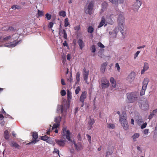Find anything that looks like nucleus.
<instances>
[{
	"label": "nucleus",
	"instance_id": "obj_1",
	"mask_svg": "<svg viewBox=\"0 0 157 157\" xmlns=\"http://www.w3.org/2000/svg\"><path fill=\"white\" fill-rule=\"evenodd\" d=\"M124 18L123 16V14L122 13H121L118 17L117 22L118 27H116L114 30L115 36L117 34L118 30L120 31L123 36L125 35V33L124 31Z\"/></svg>",
	"mask_w": 157,
	"mask_h": 157
},
{
	"label": "nucleus",
	"instance_id": "obj_2",
	"mask_svg": "<svg viewBox=\"0 0 157 157\" xmlns=\"http://www.w3.org/2000/svg\"><path fill=\"white\" fill-rule=\"evenodd\" d=\"M117 113L119 115L120 118L119 121L122 124V126L125 130H127L128 128V125L126 120L127 115L124 112H123L121 116L120 113L119 111L117 112Z\"/></svg>",
	"mask_w": 157,
	"mask_h": 157
},
{
	"label": "nucleus",
	"instance_id": "obj_3",
	"mask_svg": "<svg viewBox=\"0 0 157 157\" xmlns=\"http://www.w3.org/2000/svg\"><path fill=\"white\" fill-rule=\"evenodd\" d=\"M19 37V36L17 34L15 33L11 37L14 40L12 42H10L9 44L6 45L5 46L9 47H14L17 44H20L21 42V40H20L18 41L17 40Z\"/></svg>",
	"mask_w": 157,
	"mask_h": 157
},
{
	"label": "nucleus",
	"instance_id": "obj_4",
	"mask_svg": "<svg viewBox=\"0 0 157 157\" xmlns=\"http://www.w3.org/2000/svg\"><path fill=\"white\" fill-rule=\"evenodd\" d=\"M128 101L130 103H133L138 100V95L136 92H132L126 94Z\"/></svg>",
	"mask_w": 157,
	"mask_h": 157
},
{
	"label": "nucleus",
	"instance_id": "obj_5",
	"mask_svg": "<svg viewBox=\"0 0 157 157\" xmlns=\"http://www.w3.org/2000/svg\"><path fill=\"white\" fill-rule=\"evenodd\" d=\"M149 81V79L147 78H145L143 82V86L142 89L140 92V95H143L145 94V90L147 89V86Z\"/></svg>",
	"mask_w": 157,
	"mask_h": 157
},
{
	"label": "nucleus",
	"instance_id": "obj_6",
	"mask_svg": "<svg viewBox=\"0 0 157 157\" xmlns=\"http://www.w3.org/2000/svg\"><path fill=\"white\" fill-rule=\"evenodd\" d=\"M101 86L102 89H105L108 88L109 86V81L106 77H103L101 78L100 81Z\"/></svg>",
	"mask_w": 157,
	"mask_h": 157
},
{
	"label": "nucleus",
	"instance_id": "obj_7",
	"mask_svg": "<svg viewBox=\"0 0 157 157\" xmlns=\"http://www.w3.org/2000/svg\"><path fill=\"white\" fill-rule=\"evenodd\" d=\"M139 106L142 110H147L149 107V105L147 99H144V100L141 101V103L139 104Z\"/></svg>",
	"mask_w": 157,
	"mask_h": 157
},
{
	"label": "nucleus",
	"instance_id": "obj_8",
	"mask_svg": "<svg viewBox=\"0 0 157 157\" xmlns=\"http://www.w3.org/2000/svg\"><path fill=\"white\" fill-rule=\"evenodd\" d=\"M142 4L141 0H136V2L132 6L133 10L135 11H137Z\"/></svg>",
	"mask_w": 157,
	"mask_h": 157
},
{
	"label": "nucleus",
	"instance_id": "obj_9",
	"mask_svg": "<svg viewBox=\"0 0 157 157\" xmlns=\"http://www.w3.org/2000/svg\"><path fill=\"white\" fill-rule=\"evenodd\" d=\"M71 133L70 131L68 130L66 132H62V135L63 138L64 139H67L70 142H72L70 138Z\"/></svg>",
	"mask_w": 157,
	"mask_h": 157
},
{
	"label": "nucleus",
	"instance_id": "obj_10",
	"mask_svg": "<svg viewBox=\"0 0 157 157\" xmlns=\"http://www.w3.org/2000/svg\"><path fill=\"white\" fill-rule=\"evenodd\" d=\"M93 3L92 2H90L87 8L85 10V12L86 13L90 15L93 13Z\"/></svg>",
	"mask_w": 157,
	"mask_h": 157
},
{
	"label": "nucleus",
	"instance_id": "obj_11",
	"mask_svg": "<svg viewBox=\"0 0 157 157\" xmlns=\"http://www.w3.org/2000/svg\"><path fill=\"white\" fill-rule=\"evenodd\" d=\"M82 74L84 80L86 83L88 84L87 79L89 74V71L87 70L86 68L84 67L82 70Z\"/></svg>",
	"mask_w": 157,
	"mask_h": 157
},
{
	"label": "nucleus",
	"instance_id": "obj_12",
	"mask_svg": "<svg viewBox=\"0 0 157 157\" xmlns=\"http://www.w3.org/2000/svg\"><path fill=\"white\" fill-rule=\"evenodd\" d=\"M57 112L59 113H62V115L64 116H66V110L65 109L62 105H58Z\"/></svg>",
	"mask_w": 157,
	"mask_h": 157
},
{
	"label": "nucleus",
	"instance_id": "obj_13",
	"mask_svg": "<svg viewBox=\"0 0 157 157\" xmlns=\"http://www.w3.org/2000/svg\"><path fill=\"white\" fill-rule=\"evenodd\" d=\"M55 141L56 143L60 147H64L66 144V141L62 139H56Z\"/></svg>",
	"mask_w": 157,
	"mask_h": 157
},
{
	"label": "nucleus",
	"instance_id": "obj_14",
	"mask_svg": "<svg viewBox=\"0 0 157 157\" xmlns=\"http://www.w3.org/2000/svg\"><path fill=\"white\" fill-rule=\"evenodd\" d=\"M95 123V121L94 119L90 117L89 120L88 121L87 123V129L91 130L93 127V125Z\"/></svg>",
	"mask_w": 157,
	"mask_h": 157
},
{
	"label": "nucleus",
	"instance_id": "obj_15",
	"mask_svg": "<svg viewBox=\"0 0 157 157\" xmlns=\"http://www.w3.org/2000/svg\"><path fill=\"white\" fill-rule=\"evenodd\" d=\"M33 140L31 142H29L28 144H35L36 143L38 140L37 139L38 138V135L37 132H33Z\"/></svg>",
	"mask_w": 157,
	"mask_h": 157
},
{
	"label": "nucleus",
	"instance_id": "obj_16",
	"mask_svg": "<svg viewBox=\"0 0 157 157\" xmlns=\"http://www.w3.org/2000/svg\"><path fill=\"white\" fill-rule=\"evenodd\" d=\"M13 26H9L8 27H7L6 29H4V27L3 28V30H10V31H16L17 30V29L16 28V23H14L12 24Z\"/></svg>",
	"mask_w": 157,
	"mask_h": 157
},
{
	"label": "nucleus",
	"instance_id": "obj_17",
	"mask_svg": "<svg viewBox=\"0 0 157 157\" xmlns=\"http://www.w3.org/2000/svg\"><path fill=\"white\" fill-rule=\"evenodd\" d=\"M71 142L74 144L75 149L77 151H80L82 149V145L80 143L76 144L74 140H72V142Z\"/></svg>",
	"mask_w": 157,
	"mask_h": 157
},
{
	"label": "nucleus",
	"instance_id": "obj_18",
	"mask_svg": "<svg viewBox=\"0 0 157 157\" xmlns=\"http://www.w3.org/2000/svg\"><path fill=\"white\" fill-rule=\"evenodd\" d=\"M135 78L134 74V73L132 72L130 73L128 76L127 78V80L130 82H132Z\"/></svg>",
	"mask_w": 157,
	"mask_h": 157
},
{
	"label": "nucleus",
	"instance_id": "obj_19",
	"mask_svg": "<svg viewBox=\"0 0 157 157\" xmlns=\"http://www.w3.org/2000/svg\"><path fill=\"white\" fill-rule=\"evenodd\" d=\"M86 94L87 92L86 91L82 92L79 98V101H80L83 102L84 101L85 99L86 98Z\"/></svg>",
	"mask_w": 157,
	"mask_h": 157
},
{
	"label": "nucleus",
	"instance_id": "obj_20",
	"mask_svg": "<svg viewBox=\"0 0 157 157\" xmlns=\"http://www.w3.org/2000/svg\"><path fill=\"white\" fill-rule=\"evenodd\" d=\"M107 65L108 63L107 62L103 63L101 64L100 68V71L102 73H104V72L105 71V70Z\"/></svg>",
	"mask_w": 157,
	"mask_h": 157
},
{
	"label": "nucleus",
	"instance_id": "obj_21",
	"mask_svg": "<svg viewBox=\"0 0 157 157\" xmlns=\"http://www.w3.org/2000/svg\"><path fill=\"white\" fill-rule=\"evenodd\" d=\"M149 67L148 64L147 63H144V66L143 69L141 70V74H143L144 72L147 71Z\"/></svg>",
	"mask_w": 157,
	"mask_h": 157
},
{
	"label": "nucleus",
	"instance_id": "obj_22",
	"mask_svg": "<svg viewBox=\"0 0 157 157\" xmlns=\"http://www.w3.org/2000/svg\"><path fill=\"white\" fill-rule=\"evenodd\" d=\"M78 44L79 45L80 48L82 50L84 46V43L83 41L81 39H79L78 41Z\"/></svg>",
	"mask_w": 157,
	"mask_h": 157
},
{
	"label": "nucleus",
	"instance_id": "obj_23",
	"mask_svg": "<svg viewBox=\"0 0 157 157\" xmlns=\"http://www.w3.org/2000/svg\"><path fill=\"white\" fill-rule=\"evenodd\" d=\"M110 82L112 84L113 88H115L116 86V81L113 77H111L110 79Z\"/></svg>",
	"mask_w": 157,
	"mask_h": 157
},
{
	"label": "nucleus",
	"instance_id": "obj_24",
	"mask_svg": "<svg viewBox=\"0 0 157 157\" xmlns=\"http://www.w3.org/2000/svg\"><path fill=\"white\" fill-rule=\"evenodd\" d=\"M105 20L104 17H102L101 18V21L99 25L98 26V28H100L105 25Z\"/></svg>",
	"mask_w": 157,
	"mask_h": 157
},
{
	"label": "nucleus",
	"instance_id": "obj_25",
	"mask_svg": "<svg viewBox=\"0 0 157 157\" xmlns=\"http://www.w3.org/2000/svg\"><path fill=\"white\" fill-rule=\"evenodd\" d=\"M10 144L12 147H13L17 148H19L20 147L19 145L16 142L13 141H11Z\"/></svg>",
	"mask_w": 157,
	"mask_h": 157
},
{
	"label": "nucleus",
	"instance_id": "obj_26",
	"mask_svg": "<svg viewBox=\"0 0 157 157\" xmlns=\"http://www.w3.org/2000/svg\"><path fill=\"white\" fill-rule=\"evenodd\" d=\"M139 136L140 134L139 133H136L134 134L132 137L133 141L134 142L136 141L137 139L139 137Z\"/></svg>",
	"mask_w": 157,
	"mask_h": 157
},
{
	"label": "nucleus",
	"instance_id": "obj_27",
	"mask_svg": "<svg viewBox=\"0 0 157 157\" xmlns=\"http://www.w3.org/2000/svg\"><path fill=\"white\" fill-rule=\"evenodd\" d=\"M62 117L60 116H58L55 117V121L56 123L60 124V122L61 121Z\"/></svg>",
	"mask_w": 157,
	"mask_h": 157
},
{
	"label": "nucleus",
	"instance_id": "obj_28",
	"mask_svg": "<svg viewBox=\"0 0 157 157\" xmlns=\"http://www.w3.org/2000/svg\"><path fill=\"white\" fill-rule=\"evenodd\" d=\"M4 136L5 139L8 140L9 139V135L8 130H6L4 131Z\"/></svg>",
	"mask_w": 157,
	"mask_h": 157
},
{
	"label": "nucleus",
	"instance_id": "obj_29",
	"mask_svg": "<svg viewBox=\"0 0 157 157\" xmlns=\"http://www.w3.org/2000/svg\"><path fill=\"white\" fill-rule=\"evenodd\" d=\"M80 74L79 72H78L76 75V81L75 82V84H77L78 82L79 81L80 79Z\"/></svg>",
	"mask_w": 157,
	"mask_h": 157
},
{
	"label": "nucleus",
	"instance_id": "obj_30",
	"mask_svg": "<svg viewBox=\"0 0 157 157\" xmlns=\"http://www.w3.org/2000/svg\"><path fill=\"white\" fill-rule=\"evenodd\" d=\"M94 30V28L91 26H89L87 29L88 32L90 33H92L93 32Z\"/></svg>",
	"mask_w": 157,
	"mask_h": 157
},
{
	"label": "nucleus",
	"instance_id": "obj_31",
	"mask_svg": "<svg viewBox=\"0 0 157 157\" xmlns=\"http://www.w3.org/2000/svg\"><path fill=\"white\" fill-rule=\"evenodd\" d=\"M46 142L49 144H53L54 146L55 144V143H54L53 141L50 138H48Z\"/></svg>",
	"mask_w": 157,
	"mask_h": 157
},
{
	"label": "nucleus",
	"instance_id": "obj_32",
	"mask_svg": "<svg viewBox=\"0 0 157 157\" xmlns=\"http://www.w3.org/2000/svg\"><path fill=\"white\" fill-rule=\"evenodd\" d=\"M11 38V36L10 35L6 36V37L3 38L2 39V42L8 40L10 39Z\"/></svg>",
	"mask_w": 157,
	"mask_h": 157
},
{
	"label": "nucleus",
	"instance_id": "obj_33",
	"mask_svg": "<svg viewBox=\"0 0 157 157\" xmlns=\"http://www.w3.org/2000/svg\"><path fill=\"white\" fill-rule=\"evenodd\" d=\"M67 96L68 100H70L72 98L71 93L69 91H67Z\"/></svg>",
	"mask_w": 157,
	"mask_h": 157
},
{
	"label": "nucleus",
	"instance_id": "obj_34",
	"mask_svg": "<svg viewBox=\"0 0 157 157\" xmlns=\"http://www.w3.org/2000/svg\"><path fill=\"white\" fill-rule=\"evenodd\" d=\"M69 22L68 21V19L66 18L64 20V26L67 27L69 25Z\"/></svg>",
	"mask_w": 157,
	"mask_h": 157
},
{
	"label": "nucleus",
	"instance_id": "obj_35",
	"mask_svg": "<svg viewBox=\"0 0 157 157\" xmlns=\"http://www.w3.org/2000/svg\"><path fill=\"white\" fill-rule=\"evenodd\" d=\"M59 15L60 16H62L63 17H65L66 15V12L64 11H61L59 13Z\"/></svg>",
	"mask_w": 157,
	"mask_h": 157
},
{
	"label": "nucleus",
	"instance_id": "obj_36",
	"mask_svg": "<svg viewBox=\"0 0 157 157\" xmlns=\"http://www.w3.org/2000/svg\"><path fill=\"white\" fill-rule=\"evenodd\" d=\"M59 124L57 123L54 124L52 126V130H54L55 129L57 128L59 126Z\"/></svg>",
	"mask_w": 157,
	"mask_h": 157
},
{
	"label": "nucleus",
	"instance_id": "obj_37",
	"mask_svg": "<svg viewBox=\"0 0 157 157\" xmlns=\"http://www.w3.org/2000/svg\"><path fill=\"white\" fill-rule=\"evenodd\" d=\"M11 8L13 10H18L21 8V7L17 5H13L12 6Z\"/></svg>",
	"mask_w": 157,
	"mask_h": 157
},
{
	"label": "nucleus",
	"instance_id": "obj_38",
	"mask_svg": "<svg viewBox=\"0 0 157 157\" xmlns=\"http://www.w3.org/2000/svg\"><path fill=\"white\" fill-rule=\"evenodd\" d=\"M51 15L49 13H47L45 14V18L48 20H50L51 18Z\"/></svg>",
	"mask_w": 157,
	"mask_h": 157
},
{
	"label": "nucleus",
	"instance_id": "obj_39",
	"mask_svg": "<svg viewBox=\"0 0 157 157\" xmlns=\"http://www.w3.org/2000/svg\"><path fill=\"white\" fill-rule=\"evenodd\" d=\"M62 33L63 34V37L65 39H67V33L66 32V31H65V30L63 29V30Z\"/></svg>",
	"mask_w": 157,
	"mask_h": 157
},
{
	"label": "nucleus",
	"instance_id": "obj_40",
	"mask_svg": "<svg viewBox=\"0 0 157 157\" xmlns=\"http://www.w3.org/2000/svg\"><path fill=\"white\" fill-rule=\"evenodd\" d=\"M91 50L92 53H94L96 51L95 46L94 45H92L91 47Z\"/></svg>",
	"mask_w": 157,
	"mask_h": 157
},
{
	"label": "nucleus",
	"instance_id": "obj_41",
	"mask_svg": "<svg viewBox=\"0 0 157 157\" xmlns=\"http://www.w3.org/2000/svg\"><path fill=\"white\" fill-rule=\"evenodd\" d=\"M109 128H115V125L113 124H108L107 126Z\"/></svg>",
	"mask_w": 157,
	"mask_h": 157
},
{
	"label": "nucleus",
	"instance_id": "obj_42",
	"mask_svg": "<svg viewBox=\"0 0 157 157\" xmlns=\"http://www.w3.org/2000/svg\"><path fill=\"white\" fill-rule=\"evenodd\" d=\"M80 90L81 89L80 87L79 86H78L75 90V92L76 94H78Z\"/></svg>",
	"mask_w": 157,
	"mask_h": 157
},
{
	"label": "nucleus",
	"instance_id": "obj_43",
	"mask_svg": "<svg viewBox=\"0 0 157 157\" xmlns=\"http://www.w3.org/2000/svg\"><path fill=\"white\" fill-rule=\"evenodd\" d=\"M113 4L116 5L118 4V0H109Z\"/></svg>",
	"mask_w": 157,
	"mask_h": 157
},
{
	"label": "nucleus",
	"instance_id": "obj_44",
	"mask_svg": "<svg viewBox=\"0 0 157 157\" xmlns=\"http://www.w3.org/2000/svg\"><path fill=\"white\" fill-rule=\"evenodd\" d=\"M48 138V137L46 135H44V136H42L41 139V140L46 141Z\"/></svg>",
	"mask_w": 157,
	"mask_h": 157
},
{
	"label": "nucleus",
	"instance_id": "obj_45",
	"mask_svg": "<svg viewBox=\"0 0 157 157\" xmlns=\"http://www.w3.org/2000/svg\"><path fill=\"white\" fill-rule=\"evenodd\" d=\"M137 122L139 125H140L142 124L143 122V121L142 119H140L137 121Z\"/></svg>",
	"mask_w": 157,
	"mask_h": 157
},
{
	"label": "nucleus",
	"instance_id": "obj_46",
	"mask_svg": "<svg viewBox=\"0 0 157 157\" xmlns=\"http://www.w3.org/2000/svg\"><path fill=\"white\" fill-rule=\"evenodd\" d=\"M37 14L38 15V16H43V12L42 11H40L39 10H38V13Z\"/></svg>",
	"mask_w": 157,
	"mask_h": 157
},
{
	"label": "nucleus",
	"instance_id": "obj_47",
	"mask_svg": "<svg viewBox=\"0 0 157 157\" xmlns=\"http://www.w3.org/2000/svg\"><path fill=\"white\" fill-rule=\"evenodd\" d=\"M54 23L53 22H49L48 25V27L49 28L51 29L53 26Z\"/></svg>",
	"mask_w": 157,
	"mask_h": 157
},
{
	"label": "nucleus",
	"instance_id": "obj_48",
	"mask_svg": "<svg viewBox=\"0 0 157 157\" xmlns=\"http://www.w3.org/2000/svg\"><path fill=\"white\" fill-rule=\"evenodd\" d=\"M98 45L99 47L101 48H103L105 47L104 45L100 42H99L98 43Z\"/></svg>",
	"mask_w": 157,
	"mask_h": 157
},
{
	"label": "nucleus",
	"instance_id": "obj_49",
	"mask_svg": "<svg viewBox=\"0 0 157 157\" xmlns=\"http://www.w3.org/2000/svg\"><path fill=\"white\" fill-rule=\"evenodd\" d=\"M116 67L117 68V71H120V67L118 63H117L115 65Z\"/></svg>",
	"mask_w": 157,
	"mask_h": 157
},
{
	"label": "nucleus",
	"instance_id": "obj_50",
	"mask_svg": "<svg viewBox=\"0 0 157 157\" xmlns=\"http://www.w3.org/2000/svg\"><path fill=\"white\" fill-rule=\"evenodd\" d=\"M140 51H137L136 53L134 55V58L136 59L138 56V55L140 53Z\"/></svg>",
	"mask_w": 157,
	"mask_h": 157
},
{
	"label": "nucleus",
	"instance_id": "obj_51",
	"mask_svg": "<svg viewBox=\"0 0 157 157\" xmlns=\"http://www.w3.org/2000/svg\"><path fill=\"white\" fill-rule=\"evenodd\" d=\"M74 29L75 30H76L77 31H78L80 29V27L79 25L76 26L74 27Z\"/></svg>",
	"mask_w": 157,
	"mask_h": 157
},
{
	"label": "nucleus",
	"instance_id": "obj_52",
	"mask_svg": "<svg viewBox=\"0 0 157 157\" xmlns=\"http://www.w3.org/2000/svg\"><path fill=\"white\" fill-rule=\"evenodd\" d=\"M147 125V123H146V122L144 123L141 126V128L142 129L146 127Z\"/></svg>",
	"mask_w": 157,
	"mask_h": 157
},
{
	"label": "nucleus",
	"instance_id": "obj_53",
	"mask_svg": "<svg viewBox=\"0 0 157 157\" xmlns=\"http://www.w3.org/2000/svg\"><path fill=\"white\" fill-rule=\"evenodd\" d=\"M61 95L62 96H64L66 95V92L65 90H63L61 91Z\"/></svg>",
	"mask_w": 157,
	"mask_h": 157
},
{
	"label": "nucleus",
	"instance_id": "obj_54",
	"mask_svg": "<svg viewBox=\"0 0 157 157\" xmlns=\"http://www.w3.org/2000/svg\"><path fill=\"white\" fill-rule=\"evenodd\" d=\"M155 114H154L153 112L151 113L150 114L148 118L149 119H151L152 118L153 116Z\"/></svg>",
	"mask_w": 157,
	"mask_h": 157
},
{
	"label": "nucleus",
	"instance_id": "obj_55",
	"mask_svg": "<svg viewBox=\"0 0 157 157\" xmlns=\"http://www.w3.org/2000/svg\"><path fill=\"white\" fill-rule=\"evenodd\" d=\"M5 117L6 118H11V119H13V118L11 116H10L8 114H4Z\"/></svg>",
	"mask_w": 157,
	"mask_h": 157
},
{
	"label": "nucleus",
	"instance_id": "obj_56",
	"mask_svg": "<svg viewBox=\"0 0 157 157\" xmlns=\"http://www.w3.org/2000/svg\"><path fill=\"white\" fill-rule=\"evenodd\" d=\"M86 136H87V137L88 139V141H89V142L90 143L91 142V136L88 134L86 135Z\"/></svg>",
	"mask_w": 157,
	"mask_h": 157
},
{
	"label": "nucleus",
	"instance_id": "obj_57",
	"mask_svg": "<svg viewBox=\"0 0 157 157\" xmlns=\"http://www.w3.org/2000/svg\"><path fill=\"white\" fill-rule=\"evenodd\" d=\"M54 150L53 151V153H56L59 155V150L57 149L56 148H54Z\"/></svg>",
	"mask_w": 157,
	"mask_h": 157
},
{
	"label": "nucleus",
	"instance_id": "obj_58",
	"mask_svg": "<svg viewBox=\"0 0 157 157\" xmlns=\"http://www.w3.org/2000/svg\"><path fill=\"white\" fill-rule=\"evenodd\" d=\"M113 152L112 151H107L106 153V155L105 156V157H108V155H110L112 154V153Z\"/></svg>",
	"mask_w": 157,
	"mask_h": 157
},
{
	"label": "nucleus",
	"instance_id": "obj_59",
	"mask_svg": "<svg viewBox=\"0 0 157 157\" xmlns=\"http://www.w3.org/2000/svg\"><path fill=\"white\" fill-rule=\"evenodd\" d=\"M77 138L78 140L81 141L82 140V138L81 137V135L79 133L77 135Z\"/></svg>",
	"mask_w": 157,
	"mask_h": 157
},
{
	"label": "nucleus",
	"instance_id": "obj_60",
	"mask_svg": "<svg viewBox=\"0 0 157 157\" xmlns=\"http://www.w3.org/2000/svg\"><path fill=\"white\" fill-rule=\"evenodd\" d=\"M63 45L64 46L68 47V44L66 40L64 41V42L63 43Z\"/></svg>",
	"mask_w": 157,
	"mask_h": 157
},
{
	"label": "nucleus",
	"instance_id": "obj_61",
	"mask_svg": "<svg viewBox=\"0 0 157 157\" xmlns=\"http://www.w3.org/2000/svg\"><path fill=\"white\" fill-rule=\"evenodd\" d=\"M149 131V129H145L144 130V134H147Z\"/></svg>",
	"mask_w": 157,
	"mask_h": 157
},
{
	"label": "nucleus",
	"instance_id": "obj_62",
	"mask_svg": "<svg viewBox=\"0 0 157 157\" xmlns=\"http://www.w3.org/2000/svg\"><path fill=\"white\" fill-rule=\"evenodd\" d=\"M154 131V133L155 134H157V124H156Z\"/></svg>",
	"mask_w": 157,
	"mask_h": 157
},
{
	"label": "nucleus",
	"instance_id": "obj_63",
	"mask_svg": "<svg viewBox=\"0 0 157 157\" xmlns=\"http://www.w3.org/2000/svg\"><path fill=\"white\" fill-rule=\"evenodd\" d=\"M67 127H63L62 129V132H64L67 131L68 130H67Z\"/></svg>",
	"mask_w": 157,
	"mask_h": 157
},
{
	"label": "nucleus",
	"instance_id": "obj_64",
	"mask_svg": "<svg viewBox=\"0 0 157 157\" xmlns=\"http://www.w3.org/2000/svg\"><path fill=\"white\" fill-rule=\"evenodd\" d=\"M61 83L63 85H65L66 84L64 81L63 79H61Z\"/></svg>",
	"mask_w": 157,
	"mask_h": 157
}]
</instances>
